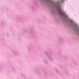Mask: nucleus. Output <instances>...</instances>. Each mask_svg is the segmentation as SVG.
<instances>
[{
  "mask_svg": "<svg viewBox=\"0 0 79 79\" xmlns=\"http://www.w3.org/2000/svg\"><path fill=\"white\" fill-rule=\"evenodd\" d=\"M58 10L59 13L61 15H63V16H66V15H65V14L62 12V11H61V8H58Z\"/></svg>",
  "mask_w": 79,
  "mask_h": 79,
  "instance_id": "nucleus-1",
  "label": "nucleus"
},
{
  "mask_svg": "<svg viewBox=\"0 0 79 79\" xmlns=\"http://www.w3.org/2000/svg\"><path fill=\"white\" fill-rule=\"evenodd\" d=\"M63 1V0H62V2Z\"/></svg>",
  "mask_w": 79,
  "mask_h": 79,
  "instance_id": "nucleus-2",
  "label": "nucleus"
}]
</instances>
